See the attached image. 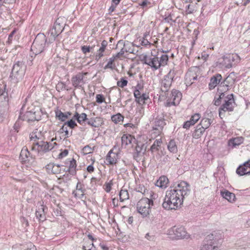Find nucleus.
Returning a JSON list of instances; mask_svg holds the SVG:
<instances>
[{"instance_id": "obj_55", "label": "nucleus", "mask_w": 250, "mask_h": 250, "mask_svg": "<svg viewBox=\"0 0 250 250\" xmlns=\"http://www.w3.org/2000/svg\"><path fill=\"white\" fill-rule=\"evenodd\" d=\"M0 98H1V100H8L7 93L2 89H0Z\"/></svg>"}, {"instance_id": "obj_56", "label": "nucleus", "mask_w": 250, "mask_h": 250, "mask_svg": "<svg viewBox=\"0 0 250 250\" xmlns=\"http://www.w3.org/2000/svg\"><path fill=\"white\" fill-rule=\"evenodd\" d=\"M138 88H140V86L139 84L137 85V86L136 87V89L134 91V96L135 98V99H137L139 97H140L142 95V94Z\"/></svg>"}, {"instance_id": "obj_22", "label": "nucleus", "mask_w": 250, "mask_h": 250, "mask_svg": "<svg viewBox=\"0 0 250 250\" xmlns=\"http://www.w3.org/2000/svg\"><path fill=\"white\" fill-rule=\"evenodd\" d=\"M222 77L221 74H216L211 77L208 87L210 90L213 89L218 84L221 83Z\"/></svg>"}, {"instance_id": "obj_42", "label": "nucleus", "mask_w": 250, "mask_h": 250, "mask_svg": "<svg viewBox=\"0 0 250 250\" xmlns=\"http://www.w3.org/2000/svg\"><path fill=\"white\" fill-rule=\"evenodd\" d=\"M122 145L127 146L131 143V136L124 134L121 138Z\"/></svg>"}, {"instance_id": "obj_9", "label": "nucleus", "mask_w": 250, "mask_h": 250, "mask_svg": "<svg viewBox=\"0 0 250 250\" xmlns=\"http://www.w3.org/2000/svg\"><path fill=\"white\" fill-rule=\"evenodd\" d=\"M176 74V71L172 69L164 76L160 82V88L162 92H164L165 94L168 92Z\"/></svg>"}, {"instance_id": "obj_36", "label": "nucleus", "mask_w": 250, "mask_h": 250, "mask_svg": "<svg viewBox=\"0 0 250 250\" xmlns=\"http://www.w3.org/2000/svg\"><path fill=\"white\" fill-rule=\"evenodd\" d=\"M76 161L74 159H73L71 161H70L69 167L66 170V171H68L69 173V174L72 175H74L76 173Z\"/></svg>"}, {"instance_id": "obj_41", "label": "nucleus", "mask_w": 250, "mask_h": 250, "mask_svg": "<svg viewBox=\"0 0 250 250\" xmlns=\"http://www.w3.org/2000/svg\"><path fill=\"white\" fill-rule=\"evenodd\" d=\"M124 119V116L120 113H118L111 116L112 121L115 124H121L123 122Z\"/></svg>"}, {"instance_id": "obj_49", "label": "nucleus", "mask_w": 250, "mask_h": 250, "mask_svg": "<svg viewBox=\"0 0 250 250\" xmlns=\"http://www.w3.org/2000/svg\"><path fill=\"white\" fill-rule=\"evenodd\" d=\"M94 148L91 147L89 145L84 146L82 149V152L83 155H87L93 152Z\"/></svg>"}, {"instance_id": "obj_4", "label": "nucleus", "mask_w": 250, "mask_h": 250, "mask_svg": "<svg viewBox=\"0 0 250 250\" xmlns=\"http://www.w3.org/2000/svg\"><path fill=\"white\" fill-rule=\"evenodd\" d=\"M26 66L22 62L18 61L13 66L10 78L12 83H17L23 79Z\"/></svg>"}, {"instance_id": "obj_13", "label": "nucleus", "mask_w": 250, "mask_h": 250, "mask_svg": "<svg viewBox=\"0 0 250 250\" xmlns=\"http://www.w3.org/2000/svg\"><path fill=\"white\" fill-rule=\"evenodd\" d=\"M40 111L35 110L33 109L32 110L27 111L23 115L21 114L20 118L23 121H26L28 122H33L35 121H39L41 120Z\"/></svg>"}, {"instance_id": "obj_48", "label": "nucleus", "mask_w": 250, "mask_h": 250, "mask_svg": "<svg viewBox=\"0 0 250 250\" xmlns=\"http://www.w3.org/2000/svg\"><path fill=\"white\" fill-rule=\"evenodd\" d=\"M197 4V3H195V4L192 3L189 4L187 6L186 12L188 14H191L193 13L194 11H195L196 10V5Z\"/></svg>"}, {"instance_id": "obj_59", "label": "nucleus", "mask_w": 250, "mask_h": 250, "mask_svg": "<svg viewBox=\"0 0 250 250\" xmlns=\"http://www.w3.org/2000/svg\"><path fill=\"white\" fill-rule=\"evenodd\" d=\"M54 163H49L45 166L47 172L49 174H51L52 172L53 168L54 167Z\"/></svg>"}, {"instance_id": "obj_20", "label": "nucleus", "mask_w": 250, "mask_h": 250, "mask_svg": "<svg viewBox=\"0 0 250 250\" xmlns=\"http://www.w3.org/2000/svg\"><path fill=\"white\" fill-rule=\"evenodd\" d=\"M43 204V202H39L38 203V209L36 211L37 218L42 221L45 220V209H47V208L44 206Z\"/></svg>"}, {"instance_id": "obj_54", "label": "nucleus", "mask_w": 250, "mask_h": 250, "mask_svg": "<svg viewBox=\"0 0 250 250\" xmlns=\"http://www.w3.org/2000/svg\"><path fill=\"white\" fill-rule=\"evenodd\" d=\"M61 169L60 168V165L58 164H54L52 172L51 174H57L61 172Z\"/></svg>"}, {"instance_id": "obj_15", "label": "nucleus", "mask_w": 250, "mask_h": 250, "mask_svg": "<svg viewBox=\"0 0 250 250\" xmlns=\"http://www.w3.org/2000/svg\"><path fill=\"white\" fill-rule=\"evenodd\" d=\"M196 67L190 68L185 75V83L187 86H190L197 80L198 75L197 74Z\"/></svg>"}, {"instance_id": "obj_26", "label": "nucleus", "mask_w": 250, "mask_h": 250, "mask_svg": "<svg viewBox=\"0 0 250 250\" xmlns=\"http://www.w3.org/2000/svg\"><path fill=\"white\" fill-rule=\"evenodd\" d=\"M117 154L114 153L112 150H110L106 157V161L107 164L111 165L115 164L117 162Z\"/></svg>"}, {"instance_id": "obj_1", "label": "nucleus", "mask_w": 250, "mask_h": 250, "mask_svg": "<svg viewBox=\"0 0 250 250\" xmlns=\"http://www.w3.org/2000/svg\"><path fill=\"white\" fill-rule=\"evenodd\" d=\"M189 193V185L187 182L182 181L174 184L166 191L163 207L167 210L177 209L183 205L184 198Z\"/></svg>"}, {"instance_id": "obj_60", "label": "nucleus", "mask_w": 250, "mask_h": 250, "mask_svg": "<svg viewBox=\"0 0 250 250\" xmlns=\"http://www.w3.org/2000/svg\"><path fill=\"white\" fill-rule=\"evenodd\" d=\"M90 45H83L81 47V50L83 54H86L87 53L90 52Z\"/></svg>"}, {"instance_id": "obj_37", "label": "nucleus", "mask_w": 250, "mask_h": 250, "mask_svg": "<svg viewBox=\"0 0 250 250\" xmlns=\"http://www.w3.org/2000/svg\"><path fill=\"white\" fill-rule=\"evenodd\" d=\"M212 123V120L211 119L205 118L201 120L200 123L198 125H200L201 128L206 130L209 127Z\"/></svg>"}, {"instance_id": "obj_7", "label": "nucleus", "mask_w": 250, "mask_h": 250, "mask_svg": "<svg viewBox=\"0 0 250 250\" xmlns=\"http://www.w3.org/2000/svg\"><path fill=\"white\" fill-rule=\"evenodd\" d=\"M65 18L62 17L58 18L56 20L53 26L48 32L53 41H54L56 38L63 31L65 25Z\"/></svg>"}, {"instance_id": "obj_2", "label": "nucleus", "mask_w": 250, "mask_h": 250, "mask_svg": "<svg viewBox=\"0 0 250 250\" xmlns=\"http://www.w3.org/2000/svg\"><path fill=\"white\" fill-rule=\"evenodd\" d=\"M53 41L51 38L47 41L46 36L43 33L38 34L31 47V51L35 55V58L44 53Z\"/></svg>"}, {"instance_id": "obj_14", "label": "nucleus", "mask_w": 250, "mask_h": 250, "mask_svg": "<svg viewBox=\"0 0 250 250\" xmlns=\"http://www.w3.org/2000/svg\"><path fill=\"white\" fill-rule=\"evenodd\" d=\"M87 72H79L71 78V83L75 88H83L85 83L84 76L87 75Z\"/></svg>"}, {"instance_id": "obj_27", "label": "nucleus", "mask_w": 250, "mask_h": 250, "mask_svg": "<svg viewBox=\"0 0 250 250\" xmlns=\"http://www.w3.org/2000/svg\"><path fill=\"white\" fill-rule=\"evenodd\" d=\"M221 195L224 198L226 199L229 202H232L235 201V194L228 190L224 189L221 191Z\"/></svg>"}, {"instance_id": "obj_57", "label": "nucleus", "mask_w": 250, "mask_h": 250, "mask_svg": "<svg viewBox=\"0 0 250 250\" xmlns=\"http://www.w3.org/2000/svg\"><path fill=\"white\" fill-rule=\"evenodd\" d=\"M96 102L99 104H102L105 102L104 98L102 94H97L96 96Z\"/></svg>"}, {"instance_id": "obj_39", "label": "nucleus", "mask_w": 250, "mask_h": 250, "mask_svg": "<svg viewBox=\"0 0 250 250\" xmlns=\"http://www.w3.org/2000/svg\"><path fill=\"white\" fill-rule=\"evenodd\" d=\"M205 131V129L201 128V126L198 125L192 134V136L195 139H198L202 136Z\"/></svg>"}, {"instance_id": "obj_58", "label": "nucleus", "mask_w": 250, "mask_h": 250, "mask_svg": "<svg viewBox=\"0 0 250 250\" xmlns=\"http://www.w3.org/2000/svg\"><path fill=\"white\" fill-rule=\"evenodd\" d=\"M56 90L58 91H60L64 90V88H65V83L63 82H59L58 84L56 85Z\"/></svg>"}, {"instance_id": "obj_23", "label": "nucleus", "mask_w": 250, "mask_h": 250, "mask_svg": "<svg viewBox=\"0 0 250 250\" xmlns=\"http://www.w3.org/2000/svg\"><path fill=\"white\" fill-rule=\"evenodd\" d=\"M235 82V79L231 74H229L223 82L221 83L220 86L225 87L223 91H228Z\"/></svg>"}, {"instance_id": "obj_62", "label": "nucleus", "mask_w": 250, "mask_h": 250, "mask_svg": "<svg viewBox=\"0 0 250 250\" xmlns=\"http://www.w3.org/2000/svg\"><path fill=\"white\" fill-rule=\"evenodd\" d=\"M95 162V160H92V164L91 165H89L87 167V171L89 172V173H92L94 171V167L93 166V164Z\"/></svg>"}, {"instance_id": "obj_46", "label": "nucleus", "mask_w": 250, "mask_h": 250, "mask_svg": "<svg viewBox=\"0 0 250 250\" xmlns=\"http://www.w3.org/2000/svg\"><path fill=\"white\" fill-rule=\"evenodd\" d=\"M115 60L112 57L110 58L107 63L104 66V69H113L115 67V64H114V62Z\"/></svg>"}, {"instance_id": "obj_11", "label": "nucleus", "mask_w": 250, "mask_h": 250, "mask_svg": "<svg viewBox=\"0 0 250 250\" xmlns=\"http://www.w3.org/2000/svg\"><path fill=\"white\" fill-rule=\"evenodd\" d=\"M167 100L165 106L170 107L172 105L178 104L182 98V93L178 90L173 89L169 94L167 93Z\"/></svg>"}, {"instance_id": "obj_3", "label": "nucleus", "mask_w": 250, "mask_h": 250, "mask_svg": "<svg viewBox=\"0 0 250 250\" xmlns=\"http://www.w3.org/2000/svg\"><path fill=\"white\" fill-rule=\"evenodd\" d=\"M168 56L166 54H162L160 57L156 55L149 56L145 55L142 61L144 64L148 65L153 71L159 69L161 66L167 64Z\"/></svg>"}, {"instance_id": "obj_45", "label": "nucleus", "mask_w": 250, "mask_h": 250, "mask_svg": "<svg viewBox=\"0 0 250 250\" xmlns=\"http://www.w3.org/2000/svg\"><path fill=\"white\" fill-rule=\"evenodd\" d=\"M105 48L101 47L97 51L96 55H95V60L97 61H99L100 59H101L104 56V52H105Z\"/></svg>"}, {"instance_id": "obj_5", "label": "nucleus", "mask_w": 250, "mask_h": 250, "mask_svg": "<svg viewBox=\"0 0 250 250\" xmlns=\"http://www.w3.org/2000/svg\"><path fill=\"white\" fill-rule=\"evenodd\" d=\"M153 205L152 199L142 198L137 204V209L143 217H146L149 214L150 208Z\"/></svg>"}, {"instance_id": "obj_53", "label": "nucleus", "mask_w": 250, "mask_h": 250, "mask_svg": "<svg viewBox=\"0 0 250 250\" xmlns=\"http://www.w3.org/2000/svg\"><path fill=\"white\" fill-rule=\"evenodd\" d=\"M128 83V82L124 78H122L120 81L117 82V85L119 87L123 88Z\"/></svg>"}, {"instance_id": "obj_30", "label": "nucleus", "mask_w": 250, "mask_h": 250, "mask_svg": "<svg viewBox=\"0 0 250 250\" xmlns=\"http://www.w3.org/2000/svg\"><path fill=\"white\" fill-rule=\"evenodd\" d=\"M56 117L62 122L65 121L70 116L71 113L70 112L63 113L61 110H58L55 111Z\"/></svg>"}, {"instance_id": "obj_50", "label": "nucleus", "mask_w": 250, "mask_h": 250, "mask_svg": "<svg viewBox=\"0 0 250 250\" xmlns=\"http://www.w3.org/2000/svg\"><path fill=\"white\" fill-rule=\"evenodd\" d=\"M113 185L112 180H110L108 183H105L104 185V188L105 191L107 193L111 191V187Z\"/></svg>"}, {"instance_id": "obj_52", "label": "nucleus", "mask_w": 250, "mask_h": 250, "mask_svg": "<svg viewBox=\"0 0 250 250\" xmlns=\"http://www.w3.org/2000/svg\"><path fill=\"white\" fill-rule=\"evenodd\" d=\"M64 125H67L68 126H69V127H70L72 129L75 128L76 126H77V124L73 119H71V120L65 122Z\"/></svg>"}, {"instance_id": "obj_43", "label": "nucleus", "mask_w": 250, "mask_h": 250, "mask_svg": "<svg viewBox=\"0 0 250 250\" xmlns=\"http://www.w3.org/2000/svg\"><path fill=\"white\" fill-rule=\"evenodd\" d=\"M119 197L121 202H123L129 198V194L127 190L121 189L119 193Z\"/></svg>"}, {"instance_id": "obj_47", "label": "nucleus", "mask_w": 250, "mask_h": 250, "mask_svg": "<svg viewBox=\"0 0 250 250\" xmlns=\"http://www.w3.org/2000/svg\"><path fill=\"white\" fill-rule=\"evenodd\" d=\"M59 132L60 133H63V132L65 133V134H64L65 137H64V138H68L69 136L72 135V131H71L70 134L69 133V132H68V131L67 130V126H65V125H63L62 126V127L60 128V129L59 130Z\"/></svg>"}, {"instance_id": "obj_64", "label": "nucleus", "mask_w": 250, "mask_h": 250, "mask_svg": "<svg viewBox=\"0 0 250 250\" xmlns=\"http://www.w3.org/2000/svg\"><path fill=\"white\" fill-rule=\"evenodd\" d=\"M123 51H120L119 52L112 56L113 58L116 60L117 59L120 58L124 54H123Z\"/></svg>"}, {"instance_id": "obj_16", "label": "nucleus", "mask_w": 250, "mask_h": 250, "mask_svg": "<svg viewBox=\"0 0 250 250\" xmlns=\"http://www.w3.org/2000/svg\"><path fill=\"white\" fill-rule=\"evenodd\" d=\"M158 115L156 118L155 126L153 129L158 130V133L161 132L164 126L166 125L165 121L164 119V112L161 110H158L157 112Z\"/></svg>"}, {"instance_id": "obj_29", "label": "nucleus", "mask_w": 250, "mask_h": 250, "mask_svg": "<svg viewBox=\"0 0 250 250\" xmlns=\"http://www.w3.org/2000/svg\"><path fill=\"white\" fill-rule=\"evenodd\" d=\"M73 119L76 120L80 124H82L84 122H85L87 120H88V119L87 118V115L85 113L79 114L77 112H75V114L73 117Z\"/></svg>"}, {"instance_id": "obj_33", "label": "nucleus", "mask_w": 250, "mask_h": 250, "mask_svg": "<svg viewBox=\"0 0 250 250\" xmlns=\"http://www.w3.org/2000/svg\"><path fill=\"white\" fill-rule=\"evenodd\" d=\"M87 124L93 127H98L101 125L100 118H91L87 122Z\"/></svg>"}, {"instance_id": "obj_61", "label": "nucleus", "mask_w": 250, "mask_h": 250, "mask_svg": "<svg viewBox=\"0 0 250 250\" xmlns=\"http://www.w3.org/2000/svg\"><path fill=\"white\" fill-rule=\"evenodd\" d=\"M191 121H187L185 122L183 125L184 128L188 129L190 126L193 125V124L191 123Z\"/></svg>"}, {"instance_id": "obj_12", "label": "nucleus", "mask_w": 250, "mask_h": 250, "mask_svg": "<svg viewBox=\"0 0 250 250\" xmlns=\"http://www.w3.org/2000/svg\"><path fill=\"white\" fill-rule=\"evenodd\" d=\"M167 233L170 235H174L177 239H188L189 237L185 229L182 226H174L168 230Z\"/></svg>"}, {"instance_id": "obj_31", "label": "nucleus", "mask_w": 250, "mask_h": 250, "mask_svg": "<svg viewBox=\"0 0 250 250\" xmlns=\"http://www.w3.org/2000/svg\"><path fill=\"white\" fill-rule=\"evenodd\" d=\"M168 180L166 176H161L159 179L156 182V186L161 188H165L167 187V185L168 184Z\"/></svg>"}, {"instance_id": "obj_17", "label": "nucleus", "mask_w": 250, "mask_h": 250, "mask_svg": "<svg viewBox=\"0 0 250 250\" xmlns=\"http://www.w3.org/2000/svg\"><path fill=\"white\" fill-rule=\"evenodd\" d=\"M207 239H208L203 243L200 250H214L216 247L215 240L214 239V234H210L208 235Z\"/></svg>"}, {"instance_id": "obj_25", "label": "nucleus", "mask_w": 250, "mask_h": 250, "mask_svg": "<svg viewBox=\"0 0 250 250\" xmlns=\"http://www.w3.org/2000/svg\"><path fill=\"white\" fill-rule=\"evenodd\" d=\"M30 136L31 141H36V140H38V141H43L44 139L43 133L38 129H35L32 133L30 134Z\"/></svg>"}, {"instance_id": "obj_24", "label": "nucleus", "mask_w": 250, "mask_h": 250, "mask_svg": "<svg viewBox=\"0 0 250 250\" xmlns=\"http://www.w3.org/2000/svg\"><path fill=\"white\" fill-rule=\"evenodd\" d=\"M85 188L84 186L80 182H78L76 186V191H73V194L75 197H78L80 199H83L84 196Z\"/></svg>"}, {"instance_id": "obj_8", "label": "nucleus", "mask_w": 250, "mask_h": 250, "mask_svg": "<svg viewBox=\"0 0 250 250\" xmlns=\"http://www.w3.org/2000/svg\"><path fill=\"white\" fill-rule=\"evenodd\" d=\"M235 105L234 95L233 94H229L226 97V99L224 103L219 109V116L221 118L225 116V112L226 111L231 112L234 109Z\"/></svg>"}, {"instance_id": "obj_63", "label": "nucleus", "mask_w": 250, "mask_h": 250, "mask_svg": "<svg viewBox=\"0 0 250 250\" xmlns=\"http://www.w3.org/2000/svg\"><path fill=\"white\" fill-rule=\"evenodd\" d=\"M68 151L67 149H64L63 151L61 152L59 155V158H62L68 155Z\"/></svg>"}, {"instance_id": "obj_35", "label": "nucleus", "mask_w": 250, "mask_h": 250, "mask_svg": "<svg viewBox=\"0 0 250 250\" xmlns=\"http://www.w3.org/2000/svg\"><path fill=\"white\" fill-rule=\"evenodd\" d=\"M167 149L171 153H176L178 151L177 146L174 140L171 139L167 144Z\"/></svg>"}, {"instance_id": "obj_51", "label": "nucleus", "mask_w": 250, "mask_h": 250, "mask_svg": "<svg viewBox=\"0 0 250 250\" xmlns=\"http://www.w3.org/2000/svg\"><path fill=\"white\" fill-rule=\"evenodd\" d=\"M200 115L199 113H195L192 115L189 121H191V123L194 125L200 118Z\"/></svg>"}, {"instance_id": "obj_32", "label": "nucleus", "mask_w": 250, "mask_h": 250, "mask_svg": "<svg viewBox=\"0 0 250 250\" xmlns=\"http://www.w3.org/2000/svg\"><path fill=\"white\" fill-rule=\"evenodd\" d=\"M0 98V112L7 114L9 109L8 100H1Z\"/></svg>"}, {"instance_id": "obj_10", "label": "nucleus", "mask_w": 250, "mask_h": 250, "mask_svg": "<svg viewBox=\"0 0 250 250\" xmlns=\"http://www.w3.org/2000/svg\"><path fill=\"white\" fill-rule=\"evenodd\" d=\"M240 61V58L237 54H226L222 57L220 64L225 68H230L236 65Z\"/></svg>"}, {"instance_id": "obj_19", "label": "nucleus", "mask_w": 250, "mask_h": 250, "mask_svg": "<svg viewBox=\"0 0 250 250\" xmlns=\"http://www.w3.org/2000/svg\"><path fill=\"white\" fill-rule=\"evenodd\" d=\"M236 173L240 176L250 174V160L239 166L236 169Z\"/></svg>"}, {"instance_id": "obj_21", "label": "nucleus", "mask_w": 250, "mask_h": 250, "mask_svg": "<svg viewBox=\"0 0 250 250\" xmlns=\"http://www.w3.org/2000/svg\"><path fill=\"white\" fill-rule=\"evenodd\" d=\"M146 147L145 144H137L135 147V152L133 154L135 160L138 161V158L143 155L146 152Z\"/></svg>"}, {"instance_id": "obj_18", "label": "nucleus", "mask_w": 250, "mask_h": 250, "mask_svg": "<svg viewBox=\"0 0 250 250\" xmlns=\"http://www.w3.org/2000/svg\"><path fill=\"white\" fill-rule=\"evenodd\" d=\"M124 45L123 47L121 49V51H123V54L125 53H129L133 54H135V49L134 47V44L128 41L123 42L122 40H120L118 42V44Z\"/></svg>"}, {"instance_id": "obj_6", "label": "nucleus", "mask_w": 250, "mask_h": 250, "mask_svg": "<svg viewBox=\"0 0 250 250\" xmlns=\"http://www.w3.org/2000/svg\"><path fill=\"white\" fill-rule=\"evenodd\" d=\"M56 138H52L50 142L43 141H37L34 143L32 146V150H37L39 153H46L52 150L55 146L57 145L53 141Z\"/></svg>"}, {"instance_id": "obj_38", "label": "nucleus", "mask_w": 250, "mask_h": 250, "mask_svg": "<svg viewBox=\"0 0 250 250\" xmlns=\"http://www.w3.org/2000/svg\"><path fill=\"white\" fill-rule=\"evenodd\" d=\"M162 143V142L161 139L155 140L153 145L150 148V150L151 153H153L155 151H158L160 148Z\"/></svg>"}, {"instance_id": "obj_44", "label": "nucleus", "mask_w": 250, "mask_h": 250, "mask_svg": "<svg viewBox=\"0 0 250 250\" xmlns=\"http://www.w3.org/2000/svg\"><path fill=\"white\" fill-rule=\"evenodd\" d=\"M146 36L147 35L146 34H144V37L139 40V42H140V44L141 45L146 47H150L152 45V44L146 39Z\"/></svg>"}, {"instance_id": "obj_40", "label": "nucleus", "mask_w": 250, "mask_h": 250, "mask_svg": "<svg viewBox=\"0 0 250 250\" xmlns=\"http://www.w3.org/2000/svg\"><path fill=\"white\" fill-rule=\"evenodd\" d=\"M149 99V96L147 94L143 93L142 95L137 99H135V101L139 104L143 105L146 104V101Z\"/></svg>"}, {"instance_id": "obj_28", "label": "nucleus", "mask_w": 250, "mask_h": 250, "mask_svg": "<svg viewBox=\"0 0 250 250\" xmlns=\"http://www.w3.org/2000/svg\"><path fill=\"white\" fill-rule=\"evenodd\" d=\"M243 141L244 138L242 137L232 138L229 141L228 145L233 148L236 146L240 145L243 143Z\"/></svg>"}, {"instance_id": "obj_34", "label": "nucleus", "mask_w": 250, "mask_h": 250, "mask_svg": "<svg viewBox=\"0 0 250 250\" xmlns=\"http://www.w3.org/2000/svg\"><path fill=\"white\" fill-rule=\"evenodd\" d=\"M29 155L30 152L28 150L27 148L24 147L22 148L21 150L20 155V159L21 160L22 162H25L28 160V158L29 157Z\"/></svg>"}]
</instances>
